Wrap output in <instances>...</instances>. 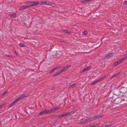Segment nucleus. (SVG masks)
I'll return each mask as SVG.
<instances>
[{
    "mask_svg": "<svg viewBox=\"0 0 127 127\" xmlns=\"http://www.w3.org/2000/svg\"><path fill=\"white\" fill-rule=\"evenodd\" d=\"M99 125V124H97V125H94L93 126V127H97V126L98 125Z\"/></svg>",
    "mask_w": 127,
    "mask_h": 127,
    "instance_id": "obj_22",
    "label": "nucleus"
},
{
    "mask_svg": "<svg viewBox=\"0 0 127 127\" xmlns=\"http://www.w3.org/2000/svg\"><path fill=\"white\" fill-rule=\"evenodd\" d=\"M108 126H106L105 127H108Z\"/></svg>",
    "mask_w": 127,
    "mask_h": 127,
    "instance_id": "obj_29",
    "label": "nucleus"
},
{
    "mask_svg": "<svg viewBox=\"0 0 127 127\" xmlns=\"http://www.w3.org/2000/svg\"><path fill=\"white\" fill-rule=\"evenodd\" d=\"M126 55H127V54H126ZM126 58H127V57Z\"/></svg>",
    "mask_w": 127,
    "mask_h": 127,
    "instance_id": "obj_31",
    "label": "nucleus"
},
{
    "mask_svg": "<svg viewBox=\"0 0 127 127\" xmlns=\"http://www.w3.org/2000/svg\"><path fill=\"white\" fill-rule=\"evenodd\" d=\"M62 72H63L61 71H60L59 72H57L56 74L54 75H53V76H57V75H58L60 74Z\"/></svg>",
    "mask_w": 127,
    "mask_h": 127,
    "instance_id": "obj_20",
    "label": "nucleus"
},
{
    "mask_svg": "<svg viewBox=\"0 0 127 127\" xmlns=\"http://www.w3.org/2000/svg\"><path fill=\"white\" fill-rule=\"evenodd\" d=\"M18 99H16L9 106V107H11L15 104L17 102H18Z\"/></svg>",
    "mask_w": 127,
    "mask_h": 127,
    "instance_id": "obj_11",
    "label": "nucleus"
},
{
    "mask_svg": "<svg viewBox=\"0 0 127 127\" xmlns=\"http://www.w3.org/2000/svg\"><path fill=\"white\" fill-rule=\"evenodd\" d=\"M60 107H55L54 108H51V109H50V110H51V112L53 111L56 110L59 108Z\"/></svg>",
    "mask_w": 127,
    "mask_h": 127,
    "instance_id": "obj_15",
    "label": "nucleus"
},
{
    "mask_svg": "<svg viewBox=\"0 0 127 127\" xmlns=\"http://www.w3.org/2000/svg\"><path fill=\"white\" fill-rule=\"evenodd\" d=\"M26 96H25L23 94L20 96L17 99H18V101L21 99L24 98Z\"/></svg>",
    "mask_w": 127,
    "mask_h": 127,
    "instance_id": "obj_5",
    "label": "nucleus"
},
{
    "mask_svg": "<svg viewBox=\"0 0 127 127\" xmlns=\"http://www.w3.org/2000/svg\"><path fill=\"white\" fill-rule=\"evenodd\" d=\"M39 2L38 1H29L28 2V4H31L29 5H27V7H30L35 5H37L39 4Z\"/></svg>",
    "mask_w": 127,
    "mask_h": 127,
    "instance_id": "obj_2",
    "label": "nucleus"
},
{
    "mask_svg": "<svg viewBox=\"0 0 127 127\" xmlns=\"http://www.w3.org/2000/svg\"><path fill=\"white\" fill-rule=\"evenodd\" d=\"M121 63L120 62L119 60L115 62L114 64V66H115Z\"/></svg>",
    "mask_w": 127,
    "mask_h": 127,
    "instance_id": "obj_14",
    "label": "nucleus"
},
{
    "mask_svg": "<svg viewBox=\"0 0 127 127\" xmlns=\"http://www.w3.org/2000/svg\"><path fill=\"white\" fill-rule=\"evenodd\" d=\"M28 7H27V6H22V7H20V9L21 10H23L25 9L26 8H27Z\"/></svg>",
    "mask_w": 127,
    "mask_h": 127,
    "instance_id": "obj_18",
    "label": "nucleus"
},
{
    "mask_svg": "<svg viewBox=\"0 0 127 127\" xmlns=\"http://www.w3.org/2000/svg\"><path fill=\"white\" fill-rule=\"evenodd\" d=\"M59 68H60L59 67H57L55 68L54 69H53L52 70L49 72V73H53V72H54L55 71V70H56L57 69Z\"/></svg>",
    "mask_w": 127,
    "mask_h": 127,
    "instance_id": "obj_16",
    "label": "nucleus"
},
{
    "mask_svg": "<svg viewBox=\"0 0 127 127\" xmlns=\"http://www.w3.org/2000/svg\"><path fill=\"white\" fill-rule=\"evenodd\" d=\"M6 94V92H4L3 93V95H5Z\"/></svg>",
    "mask_w": 127,
    "mask_h": 127,
    "instance_id": "obj_25",
    "label": "nucleus"
},
{
    "mask_svg": "<svg viewBox=\"0 0 127 127\" xmlns=\"http://www.w3.org/2000/svg\"><path fill=\"white\" fill-rule=\"evenodd\" d=\"M102 78H101V79H99V80H96V81H95L91 83V85H94V84H96V83H98L99 81H101L102 79Z\"/></svg>",
    "mask_w": 127,
    "mask_h": 127,
    "instance_id": "obj_8",
    "label": "nucleus"
},
{
    "mask_svg": "<svg viewBox=\"0 0 127 127\" xmlns=\"http://www.w3.org/2000/svg\"><path fill=\"white\" fill-rule=\"evenodd\" d=\"M113 56V54L112 53H110L109 54H107L106 56V57L107 58H110L112 57Z\"/></svg>",
    "mask_w": 127,
    "mask_h": 127,
    "instance_id": "obj_9",
    "label": "nucleus"
},
{
    "mask_svg": "<svg viewBox=\"0 0 127 127\" xmlns=\"http://www.w3.org/2000/svg\"><path fill=\"white\" fill-rule=\"evenodd\" d=\"M127 59L126 58L124 57L123 58L120 60H119L120 62V63H121V62H122L123 61L125 60H126Z\"/></svg>",
    "mask_w": 127,
    "mask_h": 127,
    "instance_id": "obj_17",
    "label": "nucleus"
},
{
    "mask_svg": "<svg viewBox=\"0 0 127 127\" xmlns=\"http://www.w3.org/2000/svg\"><path fill=\"white\" fill-rule=\"evenodd\" d=\"M17 15L16 13H11L9 14V16L12 17H16Z\"/></svg>",
    "mask_w": 127,
    "mask_h": 127,
    "instance_id": "obj_10",
    "label": "nucleus"
},
{
    "mask_svg": "<svg viewBox=\"0 0 127 127\" xmlns=\"http://www.w3.org/2000/svg\"><path fill=\"white\" fill-rule=\"evenodd\" d=\"M124 3L126 4V5H127V1H125L124 2Z\"/></svg>",
    "mask_w": 127,
    "mask_h": 127,
    "instance_id": "obj_24",
    "label": "nucleus"
},
{
    "mask_svg": "<svg viewBox=\"0 0 127 127\" xmlns=\"http://www.w3.org/2000/svg\"><path fill=\"white\" fill-rule=\"evenodd\" d=\"M1 106H0V108H1Z\"/></svg>",
    "mask_w": 127,
    "mask_h": 127,
    "instance_id": "obj_30",
    "label": "nucleus"
},
{
    "mask_svg": "<svg viewBox=\"0 0 127 127\" xmlns=\"http://www.w3.org/2000/svg\"><path fill=\"white\" fill-rule=\"evenodd\" d=\"M71 66L70 65H67L65 66L62 70V72H64L69 67H70Z\"/></svg>",
    "mask_w": 127,
    "mask_h": 127,
    "instance_id": "obj_7",
    "label": "nucleus"
},
{
    "mask_svg": "<svg viewBox=\"0 0 127 127\" xmlns=\"http://www.w3.org/2000/svg\"><path fill=\"white\" fill-rule=\"evenodd\" d=\"M7 56L8 57H10L9 55H7Z\"/></svg>",
    "mask_w": 127,
    "mask_h": 127,
    "instance_id": "obj_28",
    "label": "nucleus"
},
{
    "mask_svg": "<svg viewBox=\"0 0 127 127\" xmlns=\"http://www.w3.org/2000/svg\"><path fill=\"white\" fill-rule=\"evenodd\" d=\"M118 74H116V75H114V76H113V77H114L116 76Z\"/></svg>",
    "mask_w": 127,
    "mask_h": 127,
    "instance_id": "obj_26",
    "label": "nucleus"
},
{
    "mask_svg": "<svg viewBox=\"0 0 127 127\" xmlns=\"http://www.w3.org/2000/svg\"><path fill=\"white\" fill-rule=\"evenodd\" d=\"M70 113H67L64 114H63L61 115H60L59 116V118L61 117H62L64 116H66L69 115L70 114Z\"/></svg>",
    "mask_w": 127,
    "mask_h": 127,
    "instance_id": "obj_13",
    "label": "nucleus"
},
{
    "mask_svg": "<svg viewBox=\"0 0 127 127\" xmlns=\"http://www.w3.org/2000/svg\"><path fill=\"white\" fill-rule=\"evenodd\" d=\"M91 68V66H89L88 67L84 69L83 70V71H82L81 72H83L86 71L90 70Z\"/></svg>",
    "mask_w": 127,
    "mask_h": 127,
    "instance_id": "obj_6",
    "label": "nucleus"
},
{
    "mask_svg": "<svg viewBox=\"0 0 127 127\" xmlns=\"http://www.w3.org/2000/svg\"><path fill=\"white\" fill-rule=\"evenodd\" d=\"M87 33V32L86 31H85L84 32V34L85 35H86V34Z\"/></svg>",
    "mask_w": 127,
    "mask_h": 127,
    "instance_id": "obj_21",
    "label": "nucleus"
},
{
    "mask_svg": "<svg viewBox=\"0 0 127 127\" xmlns=\"http://www.w3.org/2000/svg\"><path fill=\"white\" fill-rule=\"evenodd\" d=\"M76 84H74L69 86V89H71L76 86Z\"/></svg>",
    "mask_w": 127,
    "mask_h": 127,
    "instance_id": "obj_12",
    "label": "nucleus"
},
{
    "mask_svg": "<svg viewBox=\"0 0 127 127\" xmlns=\"http://www.w3.org/2000/svg\"><path fill=\"white\" fill-rule=\"evenodd\" d=\"M51 4V2L49 1H42L39 3V4L40 5H50Z\"/></svg>",
    "mask_w": 127,
    "mask_h": 127,
    "instance_id": "obj_4",
    "label": "nucleus"
},
{
    "mask_svg": "<svg viewBox=\"0 0 127 127\" xmlns=\"http://www.w3.org/2000/svg\"><path fill=\"white\" fill-rule=\"evenodd\" d=\"M102 115L96 116L92 118H91L90 119L84 120L82 122V123H84L87 122H90L99 118H102Z\"/></svg>",
    "mask_w": 127,
    "mask_h": 127,
    "instance_id": "obj_1",
    "label": "nucleus"
},
{
    "mask_svg": "<svg viewBox=\"0 0 127 127\" xmlns=\"http://www.w3.org/2000/svg\"><path fill=\"white\" fill-rule=\"evenodd\" d=\"M66 33L69 34L70 33V32H68L67 31L65 30L64 31Z\"/></svg>",
    "mask_w": 127,
    "mask_h": 127,
    "instance_id": "obj_23",
    "label": "nucleus"
},
{
    "mask_svg": "<svg viewBox=\"0 0 127 127\" xmlns=\"http://www.w3.org/2000/svg\"><path fill=\"white\" fill-rule=\"evenodd\" d=\"M51 110H45L43 111H42L40 112L39 113V115H41L43 114H48L51 112Z\"/></svg>",
    "mask_w": 127,
    "mask_h": 127,
    "instance_id": "obj_3",
    "label": "nucleus"
},
{
    "mask_svg": "<svg viewBox=\"0 0 127 127\" xmlns=\"http://www.w3.org/2000/svg\"><path fill=\"white\" fill-rule=\"evenodd\" d=\"M55 89V88H53V89H52V90H54Z\"/></svg>",
    "mask_w": 127,
    "mask_h": 127,
    "instance_id": "obj_27",
    "label": "nucleus"
},
{
    "mask_svg": "<svg viewBox=\"0 0 127 127\" xmlns=\"http://www.w3.org/2000/svg\"><path fill=\"white\" fill-rule=\"evenodd\" d=\"M19 45L21 47H25V45L23 44L22 43H20L19 44Z\"/></svg>",
    "mask_w": 127,
    "mask_h": 127,
    "instance_id": "obj_19",
    "label": "nucleus"
}]
</instances>
